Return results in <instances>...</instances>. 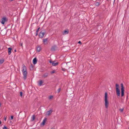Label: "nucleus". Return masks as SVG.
<instances>
[{"label": "nucleus", "mask_w": 129, "mask_h": 129, "mask_svg": "<svg viewBox=\"0 0 129 129\" xmlns=\"http://www.w3.org/2000/svg\"><path fill=\"white\" fill-rule=\"evenodd\" d=\"M37 62V60L36 58H35L33 60V62L34 64H36Z\"/></svg>", "instance_id": "obj_13"}, {"label": "nucleus", "mask_w": 129, "mask_h": 129, "mask_svg": "<svg viewBox=\"0 0 129 129\" xmlns=\"http://www.w3.org/2000/svg\"><path fill=\"white\" fill-rule=\"evenodd\" d=\"M15 52H16V50H15Z\"/></svg>", "instance_id": "obj_34"}, {"label": "nucleus", "mask_w": 129, "mask_h": 129, "mask_svg": "<svg viewBox=\"0 0 129 129\" xmlns=\"http://www.w3.org/2000/svg\"><path fill=\"white\" fill-rule=\"evenodd\" d=\"M35 119V116L34 115H33L32 116L31 118V120L32 121H33Z\"/></svg>", "instance_id": "obj_18"}, {"label": "nucleus", "mask_w": 129, "mask_h": 129, "mask_svg": "<svg viewBox=\"0 0 129 129\" xmlns=\"http://www.w3.org/2000/svg\"><path fill=\"white\" fill-rule=\"evenodd\" d=\"M22 72H27V68L25 66L24 64L22 65Z\"/></svg>", "instance_id": "obj_6"}, {"label": "nucleus", "mask_w": 129, "mask_h": 129, "mask_svg": "<svg viewBox=\"0 0 129 129\" xmlns=\"http://www.w3.org/2000/svg\"><path fill=\"white\" fill-rule=\"evenodd\" d=\"M43 81L42 80H40L38 82V84L39 86H41L43 83Z\"/></svg>", "instance_id": "obj_11"}, {"label": "nucleus", "mask_w": 129, "mask_h": 129, "mask_svg": "<svg viewBox=\"0 0 129 129\" xmlns=\"http://www.w3.org/2000/svg\"><path fill=\"white\" fill-rule=\"evenodd\" d=\"M45 34V33L43 32H41L40 33V34L39 35V36L41 38H43L44 36V35Z\"/></svg>", "instance_id": "obj_10"}, {"label": "nucleus", "mask_w": 129, "mask_h": 129, "mask_svg": "<svg viewBox=\"0 0 129 129\" xmlns=\"http://www.w3.org/2000/svg\"><path fill=\"white\" fill-rule=\"evenodd\" d=\"M48 74L47 73H46L45 74H44L43 75V77H47L48 76Z\"/></svg>", "instance_id": "obj_20"}, {"label": "nucleus", "mask_w": 129, "mask_h": 129, "mask_svg": "<svg viewBox=\"0 0 129 129\" xmlns=\"http://www.w3.org/2000/svg\"><path fill=\"white\" fill-rule=\"evenodd\" d=\"M115 87L117 95L118 96H119L120 95V91L119 89V86L116 84Z\"/></svg>", "instance_id": "obj_2"}, {"label": "nucleus", "mask_w": 129, "mask_h": 129, "mask_svg": "<svg viewBox=\"0 0 129 129\" xmlns=\"http://www.w3.org/2000/svg\"><path fill=\"white\" fill-rule=\"evenodd\" d=\"M1 23L3 24H4L5 22L7 20V19L6 17H4L2 19Z\"/></svg>", "instance_id": "obj_5"}, {"label": "nucleus", "mask_w": 129, "mask_h": 129, "mask_svg": "<svg viewBox=\"0 0 129 129\" xmlns=\"http://www.w3.org/2000/svg\"><path fill=\"white\" fill-rule=\"evenodd\" d=\"M1 103H0V107H1Z\"/></svg>", "instance_id": "obj_33"}, {"label": "nucleus", "mask_w": 129, "mask_h": 129, "mask_svg": "<svg viewBox=\"0 0 129 129\" xmlns=\"http://www.w3.org/2000/svg\"><path fill=\"white\" fill-rule=\"evenodd\" d=\"M69 32V31L68 30H64V31L63 32V35H65L66 34H68Z\"/></svg>", "instance_id": "obj_15"}, {"label": "nucleus", "mask_w": 129, "mask_h": 129, "mask_svg": "<svg viewBox=\"0 0 129 129\" xmlns=\"http://www.w3.org/2000/svg\"><path fill=\"white\" fill-rule=\"evenodd\" d=\"M100 5V4L99 2H96L95 4V5L96 6H99Z\"/></svg>", "instance_id": "obj_19"}, {"label": "nucleus", "mask_w": 129, "mask_h": 129, "mask_svg": "<svg viewBox=\"0 0 129 129\" xmlns=\"http://www.w3.org/2000/svg\"><path fill=\"white\" fill-rule=\"evenodd\" d=\"M121 96H123L124 95V87L123 86V84L121 83Z\"/></svg>", "instance_id": "obj_3"}, {"label": "nucleus", "mask_w": 129, "mask_h": 129, "mask_svg": "<svg viewBox=\"0 0 129 129\" xmlns=\"http://www.w3.org/2000/svg\"><path fill=\"white\" fill-rule=\"evenodd\" d=\"M78 43H79V44H81V41H79L78 42Z\"/></svg>", "instance_id": "obj_31"}, {"label": "nucleus", "mask_w": 129, "mask_h": 129, "mask_svg": "<svg viewBox=\"0 0 129 129\" xmlns=\"http://www.w3.org/2000/svg\"><path fill=\"white\" fill-rule=\"evenodd\" d=\"M3 129H8L6 126H4Z\"/></svg>", "instance_id": "obj_28"}, {"label": "nucleus", "mask_w": 129, "mask_h": 129, "mask_svg": "<svg viewBox=\"0 0 129 129\" xmlns=\"http://www.w3.org/2000/svg\"><path fill=\"white\" fill-rule=\"evenodd\" d=\"M22 43H20V45L22 46Z\"/></svg>", "instance_id": "obj_30"}, {"label": "nucleus", "mask_w": 129, "mask_h": 129, "mask_svg": "<svg viewBox=\"0 0 129 129\" xmlns=\"http://www.w3.org/2000/svg\"><path fill=\"white\" fill-rule=\"evenodd\" d=\"M40 29V28L39 27L37 30V31H36V36H37L38 35V31H39V30Z\"/></svg>", "instance_id": "obj_21"}, {"label": "nucleus", "mask_w": 129, "mask_h": 129, "mask_svg": "<svg viewBox=\"0 0 129 129\" xmlns=\"http://www.w3.org/2000/svg\"><path fill=\"white\" fill-rule=\"evenodd\" d=\"M1 121H0V124H1Z\"/></svg>", "instance_id": "obj_32"}, {"label": "nucleus", "mask_w": 129, "mask_h": 129, "mask_svg": "<svg viewBox=\"0 0 129 129\" xmlns=\"http://www.w3.org/2000/svg\"><path fill=\"white\" fill-rule=\"evenodd\" d=\"M50 63L52 64V65L53 66H56L58 64V62H55L54 61H52V60H50L49 61Z\"/></svg>", "instance_id": "obj_4"}, {"label": "nucleus", "mask_w": 129, "mask_h": 129, "mask_svg": "<svg viewBox=\"0 0 129 129\" xmlns=\"http://www.w3.org/2000/svg\"><path fill=\"white\" fill-rule=\"evenodd\" d=\"M7 118V116L5 117V116H4V120L5 121H6V120Z\"/></svg>", "instance_id": "obj_27"}, {"label": "nucleus", "mask_w": 129, "mask_h": 129, "mask_svg": "<svg viewBox=\"0 0 129 129\" xmlns=\"http://www.w3.org/2000/svg\"><path fill=\"white\" fill-rule=\"evenodd\" d=\"M41 50V48L39 46L37 48V51H38L39 52Z\"/></svg>", "instance_id": "obj_16"}, {"label": "nucleus", "mask_w": 129, "mask_h": 129, "mask_svg": "<svg viewBox=\"0 0 129 129\" xmlns=\"http://www.w3.org/2000/svg\"><path fill=\"white\" fill-rule=\"evenodd\" d=\"M123 108L121 109H120V111L121 112H122L123 111Z\"/></svg>", "instance_id": "obj_25"}, {"label": "nucleus", "mask_w": 129, "mask_h": 129, "mask_svg": "<svg viewBox=\"0 0 129 129\" xmlns=\"http://www.w3.org/2000/svg\"><path fill=\"white\" fill-rule=\"evenodd\" d=\"M13 118V116H12L11 117V119L12 120Z\"/></svg>", "instance_id": "obj_29"}, {"label": "nucleus", "mask_w": 129, "mask_h": 129, "mask_svg": "<svg viewBox=\"0 0 129 129\" xmlns=\"http://www.w3.org/2000/svg\"><path fill=\"white\" fill-rule=\"evenodd\" d=\"M8 54L9 55H10L11 53L12 49L11 48L9 47L8 48Z\"/></svg>", "instance_id": "obj_12"}, {"label": "nucleus", "mask_w": 129, "mask_h": 129, "mask_svg": "<svg viewBox=\"0 0 129 129\" xmlns=\"http://www.w3.org/2000/svg\"><path fill=\"white\" fill-rule=\"evenodd\" d=\"M47 119L46 118H45L42 122L41 124V126H43L44 125L45 123L46 122Z\"/></svg>", "instance_id": "obj_9"}, {"label": "nucleus", "mask_w": 129, "mask_h": 129, "mask_svg": "<svg viewBox=\"0 0 129 129\" xmlns=\"http://www.w3.org/2000/svg\"><path fill=\"white\" fill-rule=\"evenodd\" d=\"M20 96L22 97V92H20Z\"/></svg>", "instance_id": "obj_23"}, {"label": "nucleus", "mask_w": 129, "mask_h": 129, "mask_svg": "<svg viewBox=\"0 0 129 129\" xmlns=\"http://www.w3.org/2000/svg\"><path fill=\"white\" fill-rule=\"evenodd\" d=\"M60 90H61V88H59L57 90V91H58V92H60Z\"/></svg>", "instance_id": "obj_24"}, {"label": "nucleus", "mask_w": 129, "mask_h": 129, "mask_svg": "<svg viewBox=\"0 0 129 129\" xmlns=\"http://www.w3.org/2000/svg\"><path fill=\"white\" fill-rule=\"evenodd\" d=\"M55 72V71L53 70V71H52L51 72V74H52L54 73Z\"/></svg>", "instance_id": "obj_26"}, {"label": "nucleus", "mask_w": 129, "mask_h": 129, "mask_svg": "<svg viewBox=\"0 0 129 129\" xmlns=\"http://www.w3.org/2000/svg\"><path fill=\"white\" fill-rule=\"evenodd\" d=\"M47 39H44L43 40V42L44 44H47Z\"/></svg>", "instance_id": "obj_14"}, {"label": "nucleus", "mask_w": 129, "mask_h": 129, "mask_svg": "<svg viewBox=\"0 0 129 129\" xmlns=\"http://www.w3.org/2000/svg\"><path fill=\"white\" fill-rule=\"evenodd\" d=\"M104 101H105V105L106 108H107L109 105V102L108 100V94L107 92L105 93Z\"/></svg>", "instance_id": "obj_1"}, {"label": "nucleus", "mask_w": 129, "mask_h": 129, "mask_svg": "<svg viewBox=\"0 0 129 129\" xmlns=\"http://www.w3.org/2000/svg\"><path fill=\"white\" fill-rule=\"evenodd\" d=\"M23 74V78L24 80H25L26 79L27 75V72H22Z\"/></svg>", "instance_id": "obj_8"}, {"label": "nucleus", "mask_w": 129, "mask_h": 129, "mask_svg": "<svg viewBox=\"0 0 129 129\" xmlns=\"http://www.w3.org/2000/svg\"><path fill=\"white\" fill-rule=\"evenodd\" d=\"M53 96L51 95V96H49V97L48 98H49V99L50 100L51 99H52L53 98Z\"/></svg>", "instance_id": "obj_22"}, {"label": "nucleus", "mask_w": 129, "mask_h": 129, "mask_svg": "<svg viewBox=\"0 0 129 129\" xmlns=\"http://www.w3.org/2000/svg\"><path fill=\"white\" fill-rule=\"evenodd\" d=\"M4 61V60L3 59H0V65L2 64Z\"/></svg>", "instance_id": "obj_17"}, {"label": "nucleus", "mask_w": 129, "mask_h": 129, "mask_svg": "<svg viewBox=\"0 0 129 129\" xmlns=\"http://www.w3.org/2000/svg\"><path fill=\"white\" fill-rule=\"evenodd\" d=\"M51 129H53V128H51Z\"/></svg>", "instance_id": "obj_35"}, {"label": "nucleus", "mask_w": 129, "mask_h": 129, "mask_svg": "<svg viewBox=\"0 0 129 129\" xmlns=\"http://www.w3.org/2000/svg\"><path fill=\"white\" fill-rule=\"evenodd\" d=\"M53 112L52 110H50L49 111H47L46 114V116H49Z\"/></svg>", "instance_id": "obj_7"}]
</instances>
